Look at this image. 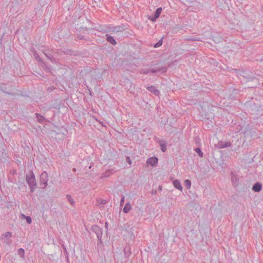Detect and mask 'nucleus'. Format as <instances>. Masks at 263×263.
<instances>
[{"label": "nucleus", "instance_id": "20e7f679", "mask_svg": "<svg viewBox=\"0 0 263 263\" xmlns=\"http://www.w3.org/2000/svg\"><path fill=\"white\" fill-rule=\"evenodd\" d=\"M91 230L96 234L97 237L102 236V231L98 226L93 225L91 227Z\"/></svg>", "mask_w": 263, "mask_h": 263}, {"label": "nucleus", "instance_id": "cd10ccee", "mask_svg": "<svg viewBox=\"0 0 263 263\" xmlns=\"http://www.w3.org/2000/svg\"><path fill=\"white\" fill-rule=\"evenodd\" d=\"M158 17L156 16L155 14L152 15V16H148V20L152 21V22H155L156 21V20L158 18Z\"/></svg>", "mask_w": 263, "mask_h": 263}, {"label": "nucleus", "instance_id": "473e14b6", "mask_svg": "<svg viewBox=\"0 0 263 263\" xmlns=\"http://www.w3.org/2000/svg\"><path fill=\"white\" fill-rule=\"evenodd\" d=\"M12 236L11 233L10 232H7L5 233V237L10 238Z\"/></svg>", "mask_w": 263, "mask_h": 263}, {"label": "nucleus", "instance_id": "39448f33", "mask_svg": "<svg viewBox=\"0 0 263 263\" xmlns=\"http://www.w3.org/2000/svg\"><path fill=\"white\" fill-rule=\"evenodd\" d=\"M146 88L156 96H158L160 94V91L154 86H148Z\"/></svg>", "mask_w": 263, "mask_h": 263}, {"label": "nucleus", "instance_id": "9b49d317", "mask_svg": "<svg viewBox=\"0 0 263 263\" xmlns=\"http://www.w3.org/2000/svg\"><path fill=\"white\" fill-rule=\"evenodd\" d=\"M231 145V143L229 142L219 141L218 143V147L219 148H223L229 147Z\"/></svg>", "mask_w": 263, "mask_h": 263}, {"label": "nucleus", "instance_id": "58836bf2", "mask_svg": "<svg viewBox=\"0 0 263 263\" xmlns=\"http://www.w3.org/2000/svg\"><path fill=\"white\" fill-rule=\"evenodd\" d=\"M44 69L45 70V69H48V70H50V69L49 68V67H47L46 66H45V67L44 68Z\"/></svg>", "mask_w": 263, "mask_h": 263}, {"label": "nucleus", "instance_id": "0eeeda50", "mask_svg": "<svg viewBox=\"0 0 263 263\" xmlns=\"http://www.w3.org/2000/svg\"><path fill=\"white\" fill-rule=\"evenodd\" d=\"M158 159L156 157H153L148 158L146 161V163L152 166H155L158 163Z\"/></svg>", "mask_w": 263, "mask_h": 263}, {"label": "nucleus", "instance_id": "c9c22d12", "mask_svg": "<svg viewBox=\"0 0 263 263\" xmlns=\"http://www.w3.org/2000/svg\"><path fill=\"white\" fill-rule=\"evenodd\" d=\"M126 161L129 164H131L132 163V161L130 159V157H126Z\"/></svg>", "mask_w": 263, "mask_h": 263}, {"label": "nucleus", "instance_id": "7c9ffc66", "mask_svg": "<svg viewBox=\"0 0 263 263\" xmlns=\"http://www.w3.org/2000/svg\"><path fill=\"white\" fill-rule=\"evenodd\" d=\"M97 238H98L97 246H98V247H99V246L100 245H101L102 244V236L97 237Z\"/></svg>", "mask_w": 263, "mask_h": 263}, {"label": "nucleus", "instance_id": "ea45409f", "mask_svg": "<svg viewBox=\"0 0 263 263\" xmlns=\"http://www.w3.org/2000/svg\"><path fill=\"white\" fill-rule=\"evenodd\" d=\"M73 172H76V169L75 168H73Z\"/></svg>", "mask_w": 263, "mask_h": 263}, {"label": "nucleus", "instance_id": "412c9836", "mask_svg": "<svg viewBox=\"0 0 263 263\" xmlns=\"http://www.w3.org/2000/svg\"><path fill=\"white\" fill-rule=\"evenodd\" d=\"M17 253L22 258H23L25 256V251L23 248L18 249L17 250Z\"/></svg>", "mask_w": 263, "mask_h": 263}, {"label": "nucleus", "instance_id": "f704fd0d", "mask_svg": "<svg viewBox=\"0 0 263 263\" xmlns=\"http://www.w3.org/2000/svg\"><path fill=\"white\" fill-rule=\"evenodd\" d=\"M0 90L3 91L4 93H7V94H8V95H12V93H10V92H7L6 91H5L2 88H1Z\"/></svg>", "mask_w": 263, "mask_h": 263}, {"label": "nucleus", "instance_id": "7ed1b4c3", "mask_svg": "<svg viewBox=\"0 0 263 263\" xmlns=\"http://www.w3.org/2000/svg\"><path fill=\"white\" fill-rule=\"evenodd\" d=\"M48 175L46 172H43L40 176V185L41 188L45 189L48 184Z\"/></svg>", "mask_w": 263, "mask_h": 263}, {"label": "nucleus", "instance_id": "5701e85b", "mask_svg": "<svg viewBox=\"0 0 263 263\" xmlns=\"http://www.w3.org/2000/svg\"><path fill=\"white\" fill-rule=\"evenodd\" d=\"M194 151L198 154V155H199V157H203V154L200 148L197 147V148H195Z\"/></svg>", "mask_w": 263, "mask_h": 263}, {"label": "nucleus", "instance_id": "4be33fe9", "mask_svg": "<svg viewBox=\"0 0 263 263\" xmlns=\"http://www.w3.org/2000/svg\"><path fill=\"white\" fill-rule=\"evenodd\" d=\"M184 185L187 189H190L191 186V181L189 179L185 180L184 181Z\"/></svg>", "mask_w": 263, "mask_h": 263}, {"label": "nucleus", "instance_id": "a211bd4d", "mask_svg": "<svg viewBox=\"0 0 263 263\" xmlns=\"http://www.w3.org/2000/svg\"><path fill=\"white\" fill-rule=\"evenodd\" d=\"M160 146L162 152H165L166 151V143L165 141H161V142H160Z\"/></svg>", "mask_w": 263, "mask_h": 263}, {"label": "nucleus", "instance_id": "2eb2a0df", "mask_svg": "<svg viewBox=\"0 0 263 263\" xmlns=\"http://www.w3.org/2000/svg\"><path fill=\"white\" fill-rule=\"evenodd\" d=\"M114 172L112 169H109L105 171L104 173L102 174V178H106L109 177Z\"/></svg>", "mask_w": 263, "mask_h": 263}, {"label": "nucleus", "instance_id": "4468645a", "mask_svg": "<svg viewBox=\"0 0 263 263\" xmlns=\"http://www.w3.org/2000/svg\"><path fill=\"white\" fill-rule=\"evenodd\" d=\"M173 185L176 189L179 190L180 191H182L183 188L180 181L178 180H174L173 181Z\"/></svg>", "mask_w": 263, "mask_h": 263}, {"label": "nucleus", "instance_id": "bb28decb", "mask_svg": "<svg viewBox=\"0 0 263 263\" xmlns=\"http://www.w3.org/2000/svg\"><path fill=\"white\" fill-rule=\"evenodd\" d=\"M22 216L26 219V221L27 223L30 224L32 222L31 218L29 216H26L25 215L23 214Z\"/></svg>", "mask_w": 263, "mask_h": 263}, {"label": "nucleus", "instance_id": "a878e982", "mask_svg": "<svg viewBox=\"0 0 263 263\" xmlns=\"http://www.w3.org/2000/svg\"><path fill=\"white\" fill-rule=\"evenodd\" d=\"M162 43H163V39H161L154 45V47L155 48L159 47L162 45Z\"/></svg>", "mask_w": 263, "mask_h": 263}, {"label": "nucleus", "instance_id": "f257e3e1", "mask_svg": "<svg viewBox=\"0 0 263 263\" xmlns=\"http://www.w3.org/2000/svg\"><path fill=\"white\" fill-rule=\"evenodd\" d=\"M26 180L29 186L30 192L33 193L36 188L37 183L32 171H30L29 173L26 175Z\"/></svg>", "mask_w": 263, "mask_h": 263}, {"label": "nucleus", "instance_id": "aec40b11", "mask_svg": "<svg viewBox=\"0 0 263 263\" xmlns=\"http://www.w3.org/2000/svg\"><path fill=\"white\" fill-rule=\"evenodd\" d=\"M66 198L67 199V200L69 202V203L73 205H74L75 204V201L74 200H73V199L72 198V197L71 196V195H66Z\"/></svg>", "mask_w": 263, "mask_h": 263}, {"label": "nucleus", "instance_id": "ddd939ff", "mask_svg": "<svg viewBox=\"0 0 263 263\" xmlns=\"http://www.w3.org/2000/svg\"><path fill=\"white\" fill-rule=\"evenodd\" d=\"M106 36L107 37L106 40L107 41V42H109L113 45H115L117 44V42L116 41L113 36L109 35L108 34H106Z\"/></svg>", "mask_w": 263, "mask_h": 263}, {"label": "nucleus", "instance_id": "e433bc0d", "mask_svg": "<svg viewBox=\"0 0 263 263\" xmlns=\"http://www.w3.org/2000/svg\"><path fill=\"white\" fill-rule=\"evenodd\" d=\"M128 249V248L127 247H125V249H124V253L125 255H127V253H128V251H126V250Z\"/></svg>", "mask_w": 263, "mask_h": 263}, {"label": "nucleus", "instance_id": "1a4fd4ad", "mask_svg": "<svg viewBox=\"0 0 263 263\" xmlns=\"http://www.w3.org/2000/svg\"><path fill=\"white\" fill-rule=\"evenodd\" d=\"M248 111L251 114H255L258 110L256 106L254 105H250L247 107Z\"/></svg>", "mask_w": 263, "mask_h": 263}, {"label": "nucleus", "instance_id": "6ab92c4d", "mask_svg": "<svg viewBox=\"0 0 263 263\" xmlns=\"http://www.w3.org/2000/svg\"><path fill=\"white\" fill-rule=\"evenodd\" d=\"M35 116L37 118V121L40 122V123H42L43 122V121L45 120V118L42 116L41 115L38 114V113H36L35 114Z\"/></svg>", "mask_w": 263, "mask_h": 263}, {"label": "nucleus", "instance_id": "f03ea898", "mask_svg": "<svg viewBox=\"0 0 263 263\" xmlns=\"http://www.w3.org/2000/svg\"><path fill=\"white\" fill-rule=\"evenodd\" d=\"M167 68L166 67H162L159 68H142L139 70V73L144 74H147L150 72L156 73L159 71L164 73L166 71Z\"/></svg>", "mask_w": 263, "mask_h": 263}, {"label": "nucleus", "instance_id": "f3484780", "mask_svg": "<svg viewBox=\"0 0 263 263\" xmlns=\"http://www.w3.org/2000/svg\"><path fill=\"white\" fill-rule=\"evenodd\" d=\"M131 209V205L129 202L126 203L123 208V212L125 213H127L129 212L130 210Z\"/></svg>", "mask_w": 263, "mask_h": 263}, {"label": "nucleus", "instance_id": "dca6fc26", "mask_svg": "<svg viewBox=\"0 0 263 263\" xmlns=\"http://www.w3.org/2000/svg\"><path fill=\"white\" fill-rule=\"evenodd\" d=\"M32 54L34 57V58L40 63H43L45 64L44 62H43V60L40 58L39 55L37 53V52L34 50L32 51Z\"/></svg>", "mask_w": 263, "mask_h": 263}, {"label": "nucleus", "instance_id": "72a5a7b5", "mask_svg": "<svg viewBox=\"0 0 263 263\" xmlns=\"http://www.w3.org/2000/svg\"><path fill=\"white\" fill-rule=\"evenodd\" d=\"M124 203V197L123 196L120 200V206H122Z\"/></svg>", "mask_w": 263, "mask_h": 263}, {"label": "nucleus", "instance_id": "393cba45", "mask_svg": "<svg viewBox=\"0 0 263 263\" xmlns=\"http://www.w3.org/2000/svg\"><path fill=\"white\" fill-rule=\"evenodd\" d=\"M186 40L190 41H201V39L199 37H189V38L186 39Z\"/></svg>", "mask_w": 263, "mask_h": 263}, {"label": "nucleus", "instance_id": "6e6552de", "mask_svg": "<svg viewBox=\"0 0 263 263\" xmlns=\"http://www.w3.org/2000/svg\"><path fill=\"white\" fill-rule=\"evenodd\" d=\"M126 29V25L122 24L121 25L117 26L112 28V32L117 33L119 32H122Z\"/></svg>", "mask_w": 263, "mask_h": 263}, {"label": "nucleus", "instance_id": "2f4dec72", "mask_svg": "<svg viewBox=\"0 0 263 263\" xmlns=\"http://www.w3.org/2000/svg\"><path fill=\"white\" fill-rule=\"evenodd\" d=\"M77 39L78 40H86L87 39L85 37V36L82 34H79L77 36Z\"/></svg>", "mask_w": 263, "mask_h": 263}, {"label": "nucleus", "instance_id": "9d476101", "mask_svg": "<svg viewBox=\"0 0 263 263\" xmlns=\"http://www.w3.org/2000/svg\"><path fill=\"white\" fill-rule=\"evenodd\" d=\"M252 190L255 192H259L262 189V185L260 183L257 182L252 186Z\"/></svg>", "mask_w": 263, "mask_h": 263}, {"label": "nucleus", "instance_id": "4c0bfd02", "mask_svg": "<svg viewBox=\"0 0 263 263\" xmlns=\"http://www.w3.org/2000/svg\"><path fill=\"white\" fill-rule=\"evenodd\" d=\"M108 223L107 222H105V228L107 229H108Z\"/></svg>", "mask_w": 263, "mask_h": 263}, {"label": "nucleus", "instance_id": "f8f14e48", "mask_svg": "<svg viewBox=\"0 0 263 263\" xmlns=\"http://www.w3.org/2000/svg\"><path fill=\"white\" fill-rule=\"evenodd\" d=\"M43 52L45 54V55L47 57V58L51 62H54L55 61V58H54L53 55L48 52H46L45 50L43 51Z\"/></svg>", "mask_w": 263, "mask_h": 263}, {"label": "nucleus", "instance_id": "c756f323", "mask_svg": "<svg viewBox=\"0 0 263 263\" xmlns=\"http://www.w3.org/2000/svg\"><path fill=\"white\" fill-rule=\"evenodd\" d=\"M97 201H98V203H99V204H105L107 203V201L105 199H100L98 200Z\"/></svg>", "mask_w": 263, "mask_h": 263}, {"label": "nucleus", "instance_id": "b1692460", "mask_svg": "<svg viewBox=\"0 0 263 263\" xmlns=\"http://www.w3.org/2000/svg\"><path fill=\"white\" fill-rule=\"evenodd\" d=\"M161 11H162V8L159 7L156 10L154 14L156 16H157L158 17H159L161 14Z\"/></svg>", "mask_w": 263, "mask_h": 263}, {"label": "nucleus", "instance_id": "423d86ee", "mask_svg": "<svg viewBox=\"0 0 263 263\" xmlns=\"http://www.w3.org/2000/svg\"><path fill=\"white\" fill-rule=\"evenodd\" d=\"M231 181L232 184L234 186H237L238 185L239 182V177L237 176V174L235 173L232 172L231 173Z\"/></svg>", "mask_w": 263, "mask_h": 263}, {"label": "nucleus", "instance_id": "c85d7f7f", "mask_svg": "<svg viewBox=\"0 0 263 263\" xmlns=\"http://www.w3.org/2000/svg\"><path fill=\"white\" fill-rule=\"evenodd\" d=\"M63 52L64 54H69V55H72L73 54V51H72L71 50H69V49H65L63 51Z\"/></svg>", "mask_w": 263, "mask_h": 263}]
</instances>
